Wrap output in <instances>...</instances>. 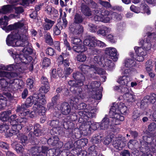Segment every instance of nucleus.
Listing matches in <instances>:
<instances>
[{"instance_id": "obj_1", "label": "nucleus", "mask_w": 156, "mask_h": 156, "mask_svg": "<svg viewBox=\"0 0 156 156\" xmlns=\"http://www.w3.org/2000/svg\"><path fill=\"white\" fill-rule=\"evenodd\" d=\"M27 29V27L24 24L23 27L15 30L8 35L6 39V42L9 46L21 47L20 49H21L20 51H22V52L20 54L13 52L12 49L8 50V52L13 58L14 55H19L20 57H15V58H18L19 63L22 65L30 66V70H32L33 65L30 63L32 58L28 55L31 53L32 50L31 48L27 47L29 44Z\"/></svg>"}, {"instance_id": "obj_2", "label": "nucleus", "mask_w": 156, "mask_h": 156, "mask_svg": "<svg viewBox=\"0 0 156 156\" xmlns=\"http://www.w3.org/2000/svg\"><path fill=\"white\" fill-rule=\"evenodd\" d=\"M49 85H42L40 89V94L28 97L24 104L17 107L16 112L20 116H27L33 118L38 113L40 115H45L46 110L43 106L46 103L45 96L49 90Z\"/></svg>"}, {"instance_id": "obj_3", "label": "nucleus", "mask_w": 156, "mask_h": 156, "mask_svg": "<svg viewBox=\"0 0 156 156\" xmlns=\"http://www.w3.org/2000/svg\"><path fill=\"white\" fill-rule=\"evenodd\" d=\"M17 57H20L18 55L13 56L15 64L7 66L2 64L0 65V77H6L9 79V84L12 85L13 89L16 90L22 88L24 86L23 81L18 78V73L27 69L31 71L29 69L30 66L19 63L18 58H15Z\"/></svg>"}, {"instance_id": "obj_4", "label": "nucleus", "mask_w": 156, "mask_h": 156, "mask_svg": "<svg viewBox=\"0 0 156 156\" xmlns=\"http://www.w3.org/2000/svg\"><path fill=\"white\" fill-rule=\"evenodd\" d=\"M129 112L127 107L122 102L114 103L111 107L109 112V116L112 118L111 121L113 124L119 125L124 120V117L121 115L127 114Z\"/></svg>"}, {"instance_id": "obj_5", "label": "nucleus", "mask_w": 156, "mask_h": 156, "mask_svg": "<svg viewBox=\"0 0 156 156\" xmlns=\"http://www.w3.org/2000/svg\"><path fill=\"white\" fill-rule=\"evenodd\" d=\"M91 111V113L89 114L88 115L86 114L87 113L86 111H80L78 113L79 116V122L82 123L80 129L81 131H84V133H90L92 121L89 118L94 117L96 116V110L93 109Z\"/></svg>"}, {"instance_id": "obj_6", "label": "nucleus", "mask_w": 156, "mask_h": 156, "mask_svg": "<svg viewBox=\"0 0 156 156\" xmlns=\"http://www.w3.org/2000/svg\"><path fill=\"white\" fill-rule=\"evenodd\" d=\"M147 34V36L146 37V40L145 41L142 40L140 41V44L142 45V48L135 47L134 48L136 53L137 55L136 60L139 62L142 61L144 60V57L146 55V52L145 51H148L151 50L152 45L151 41H152L153 45L154 44V43L153 44V41L154 42V41L153 37H151L150 38H148V33ZM152 48L155 49L154 48L153 46L152 47Z\"/></svg>"}, {"instance_id": "obj_7", "label": "nucleus", "mask_w": 156, "mask_h": 156, "mask_svg": "<svg viewBox=\"0 0 156 156\" xmlns=\"http://www.w3.org/2000/svg\"><path fill=\"white\" fill-rule=\"evenodd\" d=\"M9 20V18L6 16H4L3 17L0 19L1 27L6 32H8L12 30H17L18 28H21L24 26L23 22L19 21L7 27Z\"/></svg>"}, {"instance_id": "obj_8", "label": "nucleus", "mask_w": 156, "mask_h": 156, "mask_svg": "<svg viewBox=\"0 0 156 156\" xmlns=\"http://www.w3.org/2000/svg\"><path fill=\"white\" fill-rule=\"evenodd\" d=\"M156 134L152 133H150V135H145L143 136V140L144 141L146 145H147V149L150 150L149 153L152 152L153 153H156Z\"/></svg>"}, {"instance_id": "obj_9", "label": "nucleus", "mask_w": 156, "mask_h": 156, "mask_svg": "<svg viewBox=\"0 0 156 156\" xmlns=\"http://www.w3.org/2000/svg\"><path fill=\"white\" fill-rule=\"evenodd\" d=\"M140 141V143L142 145L141 147L138 146V143L135 140H130L128 142V145L129 148L131 149L134 148L137 149L139 148L140 151L143 153V156H152L151 154H150L149 151L150 150L147 149V145H145L144 141Z\"/></svg>"}, {"instance_id": "obj_10", "label": "nucleus", "mask_w": 156, "mask_h": 156, "mask_svg": "<svg viewBox=\"0 0 156 156\" xmlns=\"http://www.w3.org/2000/svg\"><path fill=\"white\" fill-rule=\"evenodd\" d=\"M83 98V99L84 98ZM82 99L79 97V96L78 95V97L77 98H73L72 99L70 103L71 104H73V106L76 109H84L87 107V108L83 110L84 111H86L87 112V113L86 114L87 115H88L89 114L91 113V110L93 109H97L94 107H92L90 105L87 106V105L84 103H82L80 104L78 106H77L76 105L77 103L79 102V99Z\"/></svg>"}, {"instance_id": "obj_11", "label": "nucleus", "mask_w": 156, "mask_h": 156, "mask_svg": "<svg viewBox=\"0 0 156 156\" xmlns=\"http://www.w3.org/2000/svg\"><path fill=\"white\" fill-rule=\"evenodd\" d=\"M84 45L89 47H93L96 46L103 48L106 46V44L103 42L97 40L95 37L88 36L83 41Z\"/></svg>"}, {"instance_id": "obj_12", "label": "nucleus", "mask_w": 156, "mask_h": 156, "mask_svg": "<svg viewBox=\"0 0 156 156\" xmlns=\"http://www.w3.org/2000/svg\"><path fill=\"white\" fill-rule=\"evenodd\" d=\"M71 42L73 45V49L77 52H82L87 50V48L83 45H82L81 40L77 37L72 36L71 37Z\"/></svg>"}, {"instance_id": "obj_13", "label": "nucleus", "mask_w": 156, "mask_h": 156, "mask_svg": "<svg viewBox=\"0 0 156 156\" xmlns=\"http://www.w3.org/2000/svg\"><path fill=\"white\" fill-rule=\"evenodd\" d=\"M55 109L56 113L55 116L59 117V115L62 113L65 115H68L70 112L71 108L70 106L67 103H63L62 104H58L56 107Z\"/></svg>"}, {"instance_id": "obj_14", "label": "nucleus", "mask_w": 156, "mask_h": 156, "mask_svg": "<svg viewBox=\"0 0 156 156\" xmlns=\"http://www.w3.org/2000/svg\"><path fill=\"white\" fill-rule=\"evenodd\" d=\"M79 68L82 72V74H85L89 78L92 77V73L97 72L94 64L91 65L90 66L82 65L79 66Z\"/></svg>"}, {"instance_id": "obj_15", "label": "nucleus", "mask_w": 156, "mask_h": 156, "mask_svg": "<svg viewBox=\"0 0 156 156\" xmlns=\"http://www.w3.org/2000/svg\"><path fill=\"white\" fill-rule=\"evenodd\" d=\"M126 142V140L125 137L120 136L116 137L115 140H114L113 145L116 149L121 150L125 146Z\"/></svg>"}, {"instance_id": "obj_16", "label": "nucleus", "mask_w": 156, "mask_h": 156, "mask_svg": "<svg viewBox=\"0 0 156 156\" xmlns=\"http://www.w3.org/2000/svg\"><path fill=\"white\" fill-rule=\"evenodd\" d=\"M105 52L106 54L111 57L114 61H117L119 54L115 48L112 47L107 48L105 49Z\"/></svg>"}, {"instance_id": "obj_17", "label": "nucleus", "mask_w": 156, "mask_h": 156, "mask_svg": "<svg viewBox=\"0 0 156 156\" xmlns=\"http://www.w3.org/2000/svg\"><path fill=\"white\" fill-rule=\"evenodd\" d=\"M68 84L72 87H75L76 88L78 87V89H75L76 90V93H78V95L81 98H83L84 97V94L82 93V90L81 87H80L82 86H80L79 83H77V82L75 80H70L68 82Z\"/></svg>"}, {"instance_id": "obj_18", "label": "nucleus", "mask_w": 156, "mask_h": 156, "mask_svg": "<svg viewBox=\"0 0 156 156\" xmlns=\"http://www.w3.org/2000/svg\"><path fill=\"white\" fill-rule=\"evenodd\" d=\"M112 118L110 117V119H109L106 117H105L102 120L101 123L100 124V128L101 129L105 130L108 129L109 126V120L111 121L110 126L111 127L114 125H116L113 124L112 121H111Z\"/></svg>"}, {"instance_id": "obj_19", "label": "nucleus", "mask_w": 156, "mask_h": 156, "mask_svg": "<svg viewBox=\"0 0 156 156\" xmlns=\"http://www.w3.org/2000/svg\"><path fill=\"white\" fill-rule=\"evenodd\" d=\"M73 78L77 83H79L80 86H82L83 85V82L85 80V76L83 75V74H80L78 72L73 73Z\"/></svg>"}, {"instance_id": "obj_20", "label": "nucleus", "mask_w": 156, "mask_h": 156, "mask_svg": "<svg viewBox=\"0 0 156 156\" xmlns=\"http://www.w3.org/2000/svg\"><path fill=\"white\" fill-rule=\"evenodd\" d=\"M59 139L57 136H55L48 140L47 142L48 144L52 146L57 145L58 148L61 147L63 145V143L59 141L58 142Z\"/></svg>"}, {"instance_id": "obj_21", "label": "nucleus", "mask_w": 156, "mask_h": 156, "mask_svg": "<svg viewBox=\"0 0 156 156\" xmlns=\"http://www.w3.org/2000/svg\"><path fill=\"white\" fill-rule=\"evenodd\" d=\"M35 0H9L6 1L7 3L16 5L20 4L24 6H27L29 3Z\"/></svg>"}, {"instance_id": "obj_22", "label": "nucleus", "mask_w": 156, "mask_h": 156, "mask_svg": "<svg viewBox=\"0 0 156 156\" xmlns=\"http://www.w3.org/2000/svg\"><path fill=\"white\" fill-rule=\"evenodd\" d=\"M133 53H131L130 54V56L132 58H127L124 60L123 64L126 67L131 68L135 66L136 62L134 60V58L133 57Z\"/></svg>"}, {"instance_id": "obj_23", "label": "nucleus", "mask_w": 156, "mask_h": 156, "mask_svg": "<svg viewBox=\"0 0 156 156\" xmlns=\"http://www.w3.org/2000/svg\"><path fill=\"white\" fill-rule=\"evenodd\" d=\"M22 129V126L20 125L16 126V125L12 126V129L7 131L5 133L7 136L10 137L13 135L17 134L19 132V130Z\"/></svg>"}, {"instance_id": "obj_24", "label": "nucleus", "mask_w": 156, "mask_h": 156, "mask_svg": "<svg viewBox=\"0 0 156 156\" xmlns=\"http://www.w3.org/2000/svg\"><path fill=\"white\" fill-rule=\"evenodd\" d=\"M71 32L74 34H78L81 33L83 31V27L79 25H76L74 26L69 27Z\"/></svg>"}, {"instance_id": "obj_25", "label": "nucleus", "mask_w": 156, "mask_h": 156, "mask_svg": "<svg viewBox=\"0 0 156 156\" xmlns=\"http://www.w3.org/2000/svg\"><path fill=\"white\" fill-rule=\"evenodd\" d=\"M93 13L94 14V17H98L97 15H99V16L104 17L106 16H109L110 14V12L109 11L104 9H103L101 11L94 9Z\"/></svg>"}, {"instance_id": "obj_26", "label": "nucleus", "mask_w": 156, "mask_h": 156, "mask_svg": "<svg viewBox=\"0 0 156 156\" xmlns=\"http://www.w3.org/2000/svg\"><path fill=\"white\" fill-rule=\"evenodd\" d=\"M12 4L5 5L0 8V13L5 14L11 12L13 8V5H15Z\"/></svg>"}, {"instance_id": "obj_27", "label": "nucleus", "mask_w": 156, "mask_h": 156, "mask_svg": "<svg viewBox=\"0 0 156 156\" xmlns=\"http://www.w3.org/2000/svg\"><path fill=\"white\" fill-rule=\"evenodd\" d=\"M130 81L129 76L127 75H123L121 76L118 80V82L120 84L126 86Z\"/></svg>"}, {"instance_id": "obj_28", "label": "nucleus", "mask_w": 156, "mask_h": 156, "mask_svg": "<svg viewBox=\"0 0 156 156\" xmlns=\"http://www.w3.org/2000/svg\"><path fill=\"white\" fill-rule=\"evenodd\" d=\"M123 98L124 99L129 102H133L135 101V96L131 90L127 94H123Z\"/></svg>"}, {"instance_id": "obj_29", "label": "nucleus", "mask_w": 156, "mask_h": 156, "mask_svg": "<svg viewBox=\"0 0 156 156\" xmlns=\"http://www.w3.org/2000/svg\"><path fill=\"white\" fill-rule=\"evenodd\" d=\"M45 23L43 25V27L44 30H50L55 23L54 21H52L47 18L44 19Z\"/></svg>"}, {"instance_id": "obj_30", "label": "nucleus", "mask_w": 156, "mask_h": 156, "mask_svg": "<svg viewBox=\"0 0 156 156\" xmlns=\"http://www.w3.org/2000/svg\"><path fill=\"white\" fill-rule=\"evenodd\" d=\"M64 55L63 53L60 55L58 58L57 62L58 65L63 64L64 66L66 68L69 66V62L68 59H64Z\"/></svg>"}, {"instance_id": "obj_31", "label": "nucleus", "mask_w": 156, "mask_h": 156, "mask_svg": "<svg viewBox=\"0 0 156 156\" xmlns=\"http://www.w3.org/2000/svg\"><path fill=\"white\" fill-rule=\"evenodd\" d=\"M10 85L5 79L2 78L0 79V91H6L9 90V85Z\"/></svg>"}, {"instance_id": "obj_32", "label": "nucleus", "mask_w": 156, "mask_h": 156, "mask_svg": "<svg viewBox=\"0 0 156 156\" xmlns=\"http://www.w3.org/2000/svg\"><path fill=\"white\" fill-rule=\"evenodd\" d=\"M111 31V28L104 26L101 27L98 30L97 34L98 35H101L103 36H106L107 34L110 33Z\"/></svg>"}, {"instance_id": "obj_33", "label": "nucleus", "mask_w": 156, "mask_h": 156, "mask_svg": "<svg viewBox=\"0 0 156 156\" xmlns=\"http://www.w3.org/2000/svg\"><path fill=\"white\" fill-rule=\"evenodd\" d=\"M99 15H97L98 17H94V20L95 21H101L105 23H109L112 20V18H111L110 15L106 16L104 17L99 16Z\"/></svg>"}, {"instance_id": "obj_34", "label": "nucleus", "mask_w": 156, "mask_h": 156, "mask_svg": "<svg viewBox=\"0 0 156 156\" xmlns=\"http://www.w3.org/2000/svg\"><path fill=\"white\" fill-rule=\"evenodd\" d=\"M63 120L61 119L60 120H53L50 122V125L54 128L58 127H60L62 126H64L65 122L63 123L62 122Z\"/></svg>"}, {"instance_id": "obj_35", "label": "nucleus", "mask_w": 156, "mask_h": 156, "mask_svg": "<svg viewBox=\"0 0 156 156\" xmlns=\"http://www.w3.org/2000/svg\"><path fill=\"white\" fill-rule=\"evenodd\" d=\"M100 85V82H98L97 81H94L92 82L90 84L87 85L86 86L88 90L92 92V91H91V90H92L94 92V91L96 89L98 88V89L99 90Z\"/></svg>"}, {"instance_id": "obj_36", "label": "nucleus", "mask_w": 156, "mask_h": 156, "mask_svg": "<svg viewBox=\"0 0 156 156\" xmlns=\"http://www.w3.org/2000/svg\"><path fill=\"white\" fill-rule=\"evenodd\" d=\"M41 148L39 147H32L30 150V154L32 156H44L41 155Z\"/></svg>"}, {"instance_id": "obj_37", "label": "nucleus", "mask_w": 156, "mask_h": 156, "mask_svg": "<svg viewBox=\"0 0 156 156\" xmlns=\"http://www.w3.org/2000/svg\"><path fill=\"white\" fill-rule=\"evenodd\" d=\"M81 11L83 14L86 16H90L92 15H93L94 17V14L93 13L94 10L91 12L89 8L86 5H83L82 6Z\"/></svg>"}, {"instance_id": "obj_38", "label": "nucleus", "mask_w": 156, "mask_h": 156, "mask_svg": "<svg viewBox=\"0 0 156 156\" xmlns=\"http://www.w3.org/2000/svg\"><path fill=\"white\" fill-rule=\"evenodd\" d=\"M11 114L10 110L5 111L1 113L0 115L1 116L2 121L5 122L9 120V116Z\"/></svg>"}, {"instance_id": "obj_39", "label": "nucleus", "mask_w": 156, "mask_h": 156, "mask_svg": "<svg viewBox=\"0 0 156 156\" xmlns=\"http://www.w3.org/2000/svg\"><path fill=\"white\" fill-rule=\"evenodd\" d=\"M104 62H105L103 65H102V66L105 67L106 69H108L109 68L110 69H112L114 66V65L111 60L107 59H105Z\"/></svg>"}, {"instance_id": "obj_40", "label": "nucleus", "mask_w": 156, "mask_h": 156, "mask_svg": "<svg viewBox=\"0 0 156 156\" xmlns=\"http://www.w3.org/2000/svg\"><path fill=\"white\" fill-rule=\"evenodd\" d=\"M62 72V69L58 70L57 72L55 69H53L51 73V79L55 78L57 77L58 75L59 76H61Z\"/></svg>"}, {"instance_id": "obj_41", "label": "nucleus", "mask_w": 156, "mask_h": 156, "mask_svg": "<svg viewBox=\"0 0 156 156\" xmlns=\"http://www.w3.org/2000/svg\"><path fill=\"white\" fill-rule=\"evenodd\" d=\"M102 88L101 87L99 88V90H96V91L94 92L95 94H94L93 98L96 100H100L102 97Z\"/></svg>"}, {"instance_id": "obj_42", "label": "nucleus", "mask_w": 156, "mask_h": 156, "mask_svg": "<svg viewBox=\"0 0 156 156\" xmlns=\"http://www.w3.org/2000/svg\"><path fill=\"white\" fill-rule=\"evenodd\" d=\"M88 152L89 156H96L97 154L96 146L94 145L89 147Z\"/></svg>"}, {"instance_id": "obj_43", "label": "nucleus", "mask_w": 156, "mask_h": 156, "mask_svg": "<svg viewBox=\"0 0 156 156\" xmlns=\"http://www.w3.org/2000/svg\"><path fill=\"white\" fill-rule=\"evenodd\" d=\"M156 95L154 93H152L150 96H147L144 97V99L141 102L142 103L144 100H145V101L146 99H147V101L149 100L151 103H154L156 101Z\"/></svg>"}, {"instance_id": "obj_44", "label": "nucleus", "mask_w": 156, "mask_h": 156, "mask_svg": "<svg viewBox=\"0 0 156 156\" xmlns=\"http://www.w3.org/2000/svg\"><path fill=\"white\" fill-rule=\"evenodd\" d=\"M27 121L26 119L23 117H19L16 119V126L19 125L22 126V128L25 126V124Z\"/></svg>"}, {"instance_id": "obj_45", "label": "nucleus", "mask_w": 156, "mask_h": 156, "mask_svg": "<svg viewBox=\"0 0 156 156\" xmlns=\"http://www.w3.org/2000/svg\"><path fill=\"white\" fill-rule=\"evenodd\" d=\"M140 7L141 9H142L143 12L146 13L147 15H149L151 13V12L149 10L148 6L144 3L141 4Z\"/></svg>"}, {"instance_id": "obj_46", "label": "nucleus", "mask_w": 156, "mask_h": 156, "mask_svg": "<svg viewBox=\"0 0 156 156\" xmlns=\"http://www.w3.org/2000/svg\"><path fill=\"white\" fill-rule=\"evenodd\" d=\"M40 125L38 124H36L34 126V134L37 136L41 135V132L40 128Z\"/></svg>"}, {"instance_id": "obj_47", "label": "nucleus", "mask_w": 156, "mask_h": 156, "mask_svg": "<svg viewBox=\"0 0 156 156\" xmlns=\"http://www.w3.org/2000/svg\"><path fill=\"white\" fill-rule=\"evenodd\" d=\"M63 40L64 44L65 46L66 47V49H68L69 50H70L71 49V48L70 46L69 43L67 41V35L66 34H65V33H64L63 34Z\"/></svg>"}, {"instance_id": "obj_48", "label": "nucleus", "mask_w": 156, "mask_h": 156, "mask_svg": "<svg viewBox=\"0 0 156 156\" xmlns=\"http://www.w3.org/2000/svg\"><path fill=\"white\" fill-rule=\"evenodd\" d=\"M9 129V126L6 123L0 125V133H1L6 132Z\"/></svg>"}, {"instance_id": "obj_49", "label": "nucleus", "mask_w": 156, "mask_h": 156, "mask_svg": "<svg viewBox=\"0 0 156 156\" xmlns=\"http://www.w3.org/2000/svg\"><path fill=\"white\" fill-rule=\"evenodd\" d=\"M19 136H20V140L21 142L24 146L28 142V140L27 139V137L26 136L23 134L19 135Z\"/></svg>"}, {"instance_id": "obj_50", "label": "nucleus", "mask_w": 156, "mask_h": 156, "mask_svg": "<svg viewBox=\"0 0 156 156\" xmlns=\"http://www.w3.org/2000/svg\"><path fill=\"white\" fill-rule=\"evenodd\" d=\"M45 41L46 43L51 45L53 44V41L50 34L49 33L45 35Z\"/></svg>"}, {"instance_id": "obj_51", "label": "nucleus", "mask_w": 156, "mask_h": 156, "mask_svg": "<svg viewBox=\"0 0 156 156\" xmlns=\"http://www.w3.org/2000/svg\"><path fill=\"white\" fill-rule=\"evenodd\" d=\"M95 66V68L97 71V72L95 73H92V76L94 75V74H98L100 75H104L105 73V71L103 69H99V67L98 66V65L96 64H94Z\"/></svg>"}, {"instance_id": "obj_52", "label": "nucleus", "mask_w": 156, "mask_h": 156, "mask_svg": "<svg viewBox=\"0 0 156 156\" xmlns=\"http://www.w3.org/2000/svg\"><path fill=\"white\" fill-rule=\"evenodd\" d=\"M83 18L82 16L79 14H75L74 17V21L76 23H80L82 22Z\"/></svg>"}, {"instance_id": "obj_53", "label": "nucleus", "mask_w": 156, "mask_h": 156, "mask_svg": "<svg viewBox=\"0 0 156 156\" xmlns=\"http://www.w3.org/2000/svg\"><path fill=\"white\" fill-rule=\"evenodd\" d=\"M94 61L95 63H96L100 66L102 65L103 63V61H102L101 57L99 55H96L94 57Z\"/></svg>"}, {"instance_id": "obj_54", "label": "nucleus", "mask_w": 156, "mask_h": 156, "mask_svg": "<svg viewBox=\"0 0 156 156\" xmlns=\"http://www.w3.org/2000/svg\"><path fill=\"white\" fill-rule=\"evenodd\" d=\"M102 140V136L100 135L94 136L92 138V141L93 143L97 144L100 143Z\"/></svg>"}, {"instance_id": "obj_55", "label": "nucleus", "mask_w": 156, "mask_h": 156, "mask_svg": "<svg viewBox=\"0 0 156 156\" xmlns=\"http://www.w3.org/2000/svg\"><path fill=\"white\" fill-rule=\"evenodd\" d=\"M98 3L102 6L106 8H111L112 7L111 4L109 2L106 1L99 0Z\"/></svg>"}, {"instance_id": "obj_56", "label": "nucleus", "mask_w": 156, "mask_h": 156, "mask_svg": "<svg viewBox=\"0 0 156 156\" xmlns=\"http://www.w3.org/2000/svg\"><path fill=\"white\" fill-rule=\"evenodd\" d=\"M16 117V115L15 114L11 115L10 117L9 116V120L10 121L11 125H12V126H16V120L15 119Z\"/></svg>"}, {"instance_id": "obj_57", "label": "nucleus", "mask_w": 156, "mask_h": 156, "mask_svg": "<svg viewBox=\"0 0 156 156\" xmlns=\"http://www.w3.org/2000/svg\"><path fill=\"white\" fill-rule=\"evenodd\" d=\"M148 38H150L151 37H152L153 38V40L154 41V42L153 41V44H154L153 47L154 48H156V34H155L153 33H148Z\"/></svg>"}, {"instance_id": "obj_58", "label": "nucleus", "mask_w": 156, "mask_h": 156, "mask_svg": "<svg viewBox=\"0 0 156 156\" xmlns=\"http://www.w3.org/2000/svg\"><path fill=\"white\" fill-rule=\"evenodd\" d=\"M107 39L108 41L112 43H115L116 41V37L111 34H108L106 36Z\"/></svg>"}, {"instance_id": "obj_59", "label": "nucleus", "mask_w": 156, "mask_h": 156, "mask_svg": "<svg viewBox=\"0 0 156 156\" xmlns=\"http://www.w3.org/2000/svg\"><path fill=\"white\" fill-rule=\"evenodd\" d=\"M86 58V56L83 54L78 55L76 57L77 61L81 62H83L85 61Z\"/></svg>"}, {"instance_id": "obj_60", "label": "nucleus", "mask_w": 156, "mask_h": 156, "mask_svg": "<svg viewBox=\"0 0 156 156\" xmlns=\"http://www.w3.org/2000/svg\"><path fill=\"white\" fill-rule=\"evenodd\" d=\"M126 68V67H121V69L122 71V74L123 75L129 76L130 71L129 69Z\"/></svg>"}, {"instance_id": "obj_61", "label": "nucleus", "mask_w": 156, "mask_h": 156, "mask_svg": "<svg viewBox=\"0 0 156 156\" xmlns=\"http://www.w3.org/2000/svg\"><path fill=\"white\" fill-rule=\"evenodd\" d=\"M77 142L79 143L81 146H83L85 145L88 142V140L87 138L82 139L77 141Z\"/></svg>"}, {"instance_id": "obj_62", "label": "nucleus", "mask_w": 156, "mask_h": 156, "mask_svg": "<svg viewBox=\"0 0 156 156\" xmlns=\"http://www.w3.org/2000/svg\"><path fill=\"white\" fill-rule=\"evenodd\" d=\"M125 25L123 23H118L116 27V29L118 31L121 32L125 29Z\"/></svg>"}, {"instance_id": "obj_63", "label": "nucleus", "mask_w": 156, "mask_h": 156, "mask_svg": "<svg viewBox=\"0 0 156 156\" xmlns=\"http://www.w3.org/2000/svg\"><path fill=\"white\" fill-rule=\"evenodd\" d=\"M51 63L50 59L47 58H44L43 60L42 65L44 66L47 67Z\"/></svg>"}, {"instance_id": "obj_64", "label": "nucleus", "mask_w": 156, "mask_h": 156, "mask_svg": "<svg viewBox=\"0 0 156 156\" xmlns=\"http://www.w3.org/2000/svg\"><path fill=\"white\" fill-rule=\"evenodd\" d=\"M89 27L90 32L93 33L95 32L97 30V26L92 23H90L89 24Z\"/></svg>"}]
</instances>
